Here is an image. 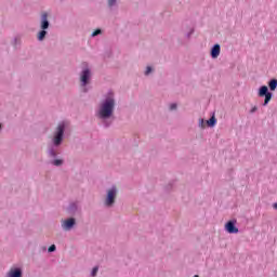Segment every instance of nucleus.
Masks as SVG:
<instances>
[{"instance_id":"obj_17","label":"nucleus","mask_w":277,"mask_h":277,"mask_svg":"<svg viewBox=\"0 0 277 277\" xmlns=\"http://www.w3.org/2000/svg\"><path fill=\"white\" fill-rule=\"evenodd\" d=\"M101 34V29H96L95 31L92 32V37H96Z\"/></svg>"},{"instance_id":"obj_8","label":"nucleus","mask_w":277,"mask_h":277,"mask_svg":"<svg viewBox=\"0 0 277 277\" xmlns=\"http://www.w3.org/2000/svg\"><path fill=\"white\" fill-rule=\"evenodd\" d=\"M220 44H215L212 49H211V57L213 60H217V57H220Z\"/></svg>"},{"instance_id":"obj_2","label":"nucleus","mask_w":277,"mask_h":277,"mask_svg":"<svg viewBox=\"0 0 277 277\" xmlns=\"http://www.w3.org/2000/svg\"><path fill=\"white\" fill-rule=\"evenodd\" d=\"M259 96L263 97L265 96L264 100V106L269 104V101H272V93L268 91L267 85H263L259 90Z\"/></svg>"},{"instance_id":"obj_1","label":"nucleus","mask_w":277,"mask_h":277,"mask_svg":"<svg viewBox=\"0 0 277 277\" xmlns=\"http://www.w3.org/2000/svg\"><path fill=\"white\" fill-rule=\"evenodd\" d=\"M116 107V100H114V94L108 93L105 100H103L100 104V108L97 110V118L102 120H107V118H111L114 116V109Z\"/></svg>"},{"instance_id":"obj_7","label":"nucleus","mask_w":277,"mask_h":277,"mask_svg":"<svg viewBox=\"0 0 277 277\" xmlns=\"http://www.w3.org/2000/svg\"><path fill=\"white\" fill-rule=\"evenodd\" d=\"M74 226H75V219H68L63 222V228H65V230H70V228H72Z\"/></svg>"},{"instance_id":"obj_23","label":"nucleus","mask_w":277,"mask_h":277,"mask_svg":"<svg viewBox=\"0 0 277 277\" xmlns=\"http://www.w3.org/2000/svg\"><path fill=\"white\" fill-rule=\"evenodd\" d=\"M194 277H198V275H195Z\"/></svg>"},{"instance_id":"obj_3","label":"nucleus","mask_w":277,"mask_h":277,"mask_svg":"<svg viewBox=\"0 0 277 277\" xmlns=\"http://www.w3.org/2000/svg\"><path fill=\"white\" fill-rule=\"evenodd\" d=\"M63 138H64V123H60L56 129V135L54 136L55 146H60V144H62Z\"/></svg>"},{"instance_id":"obj_22","label":"nucleus","mask_w":277,"mask_h":277,"mask_svg":"<svg viewBox=\"0 0 277 277\" xmlns=\"http://www.w3.org/2000/svg\"><path fill=\"white\" fill-rule=\"evenodd\" d=\"M273 209H275V210L277 211V202H275V203L273 205Z\"/></svg>"},{"instance_id":"obj_14","label":"nucleus","mask_w":277,"mask_h":277,"mask_svg":"<svg viewBox=\"0 0 277 277\" xmlns=\"http://www.w3.org/2000/svg\"><path fill=\"white\" fill-rule=\"evenodd\" d=\"M96 274H98V267H94L93 269H92V272H91V276H96Z\"/></svg>"},{"instance_id":"obj_20","label":"nucleus","mask_w":277,"mask_h":277,"mask_svg":"<svg viewBox=\"0 0 277 277\" xmlns=\"http://www.w3.org/2000/svg\"><path fill=\"white\" fill-rule=\"evenodd\" d=\"M170 109H171V111H174V109H176V104H171Z\"/></svg>"},{"instance_id":"obj_21","label":"nucleus","mask_w":277,"mask_h":277,"mask_svg":"<svg viewBox=\"0 0 277 277\" xmlns=\"http://www.w3.org/2000/svg\"><path fill=\"white\" fill-rule=\"evenodd\" d=\"M259 108L256 106H253L250 110V114H254V111H256Z\"/></svg>"},{"instance_id":"obj_13","label":"nucleus","mask_w":277,"mask_h":277,"mask_svg":"<svg viewBox=\"0 0 277 277\" xmlns=\"http://www.w3.org/2000/svg\"><path fill=\"white\" fill-rule=\"evenodd\" d=\"M47 36L45 30H41L38 35V40H44V37Z\"/></svg>"},{"instance_id":"obj_15","label":"nucleus","mask_w":277,"mask_h":277,"mask_svg":"<svg viewBox=\"0 0 277 277\" xmlns=\"http://www.w3.org/2000/svg\"><path fill=\"white\" fill-rule=\"evenodd\" d=\"M55 250H56L55 245H52L49 247L48 252H55Z\"/></svg>"},{"instance_id":"obj_16","label":"nucleus","mask_w":277,"mask_h":277,"mask_svg":"<svg viewBox=\"0 0 277 277\" xmlns=\"http://www.w3.org/2000/svg\"><path fill=\"white\" fill-rule=\"evenodd\" d=\"M153 72V67L148 66L145 70V75H150Z\"/></svg>"},{"instance_id":"obj_11","label":"nucleus","mask_w":277,"mask_h":277,"mask_svg":"<svg viewBox=\"0 0 277 277\" xmlns=\"http://www.w3.org/2000/svg\"><path fill=\"white\" fill-rule=\"evenodd\" d=\"M268 88L272 92H275L276 91V88H277V79H272L269 82H268Z\"/></svg>"},{"instance_id":"obj_9","label":"nucleus","mask_w":277,"mask_h":277,"mask_svg":"<svg viewBox=\"0 0 277 277\" xmlns=\"http://www.w3.org/2000/svg\"><path fill=\"white\" fill-rule=\"evenodd\" d=\"M48 14L43 13L41 15V29H49V19H48Z\"/></svg>"},{"instance_id":"obj_18","label":"nucleus","mask_w":277,"mask_h":277,"mask_svg":"<svg viewBox=\"0 0 277 277\" xmlns=\"http://www.w3.org/2000/svg\"><path fill=\"white\" fill-rule=\"evenodd\" d=\"M53 164L54 166H62V160L56 159V160L53 161Z\"/></svg>"},{"instance_id":"obj_24","label":"nucleus","mask_w":277,"mask_h":277,"mask_svg":"<svg viewBox=\"0 0 277 277\" xmlns=\"http://www.w3.org/2000/svg\"><path fill=\"white\" fill-rule=\"evenodd\" d=\"M0 129H1V124H0Z\"/></svg>"},{"instance_id":"obj_10","label":"nucleus","mask_w":277,"mask_h":277,"mask_svg":"<svg viewBox=\"0 0 277 277\" xmlns=\"http://www.w3.org/2000/svg\"><path fill=\"white\" fill-rule=\"evenodd\" d=\"M88 79H90V69H84L82 71V75H81L82 85H87L88 84Z\"/></svg>"},{"instance_id":"obj_6","label":"nucleus","mask_w":277,"mask_h":277,"mask_svg":"<svg viewBox=\"0 0 277 277\" xmlns=\"http://www.w3.org/2000/svg\"><path fill=\"white\" fill-rule=\"evenodd\" d=\"M6 277H23V272L21 268H11Z\"/></svg>"},{"instance_id":"obj_12","label":"nucleus","mask_w":277,"mask_h":277,"mask_svg":"<svg viewBox=\"0 0 277 277\" xmlns=\"http://www.w3.org/2000/svg\"><path fill=\"white\" fill-rule=\"evenodd\" d=\"M207 122H208L209 127H215V122H217V121H216L215 117H211Z\"/></svg>"},{"instance_id":"obj_4","label":"nucleus","mask_w":277,"mask_h":277,"mask_svg":"<svg viewBox=\"0 0 277 277\" xmlns=\"http://www.w3.org/2000/svg\"><path fill=\"white\" fill-rule=\"evenodd\" d=\"M116 194H118V192L116 190V187H113L108 190L106 201H105L106 207H111V205L116 202Z\"/></svg>"},{"instance_id":"obj_5","label":"nucleus","mask_w":277,"mask_h":277,"mask_svg":"<svg viewBox=\"0 0 277 277\" xmlns=\"http://www.w3.org/2000/svg\"><path fill=\"white\" fill-rule=\"evenodd\" d=\"M225 230H227L230 235L239 233V228H237V226H235V222H233V221H228L225 224Z\"/></svg>"},{"instance_id":"obj_19","label":"nucleus","mask_w":277,"mask_h":277,"mask_svg":"<svg viewBox=\"0 0 277 277\" xmlns=\"http://www.w3.org/2000/svg\"><path fill=\"white\" fill-rule=\"evenodd\" d=\"M108 5L111 8V5H116V0H108Z\"/></svg>"}]
</instances>
